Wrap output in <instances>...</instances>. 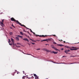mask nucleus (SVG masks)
Segmentation results:
<instances>
[{"instance_id":"1","label":"nucleus","mask_w":79,"mask_h":79,"mask_svg":"<svg viewBox=\"0 0 79 79\" xmlns=\"http://www.w3.org/2000/svg\"><path fill=\"white\" fill-rule=\"evenodd\" d=\"M10 20H11V21H14L15 22H16L17 24H18L20 25V26H23V27H26V26H25V25H22V24H21V23L18 22V21L15 20V19H14V18H13V17L11 18Z\"/></svg>"},{"instance_id":"2","label":"nucleus","mask_w":79,"mask_h":79,"mask_svg":"<svg viewBox=\"0 0 79 79\" xmlns=\"http://www.w3.org/2000/svg\"><path fill=\"white\" fill-rule=\"evenodd\" d=\"M35 35L37 37L38 36V37H47V35H37L36 34H35Z\"/></svg>"},{"instance_id":"3","label":"nucleus","mask_w":79,"mask_h":79,"mask_svg":"<svg viewBox=\"0 0 79 79\" xmlns=\"http://www.w3.org/2000/svg\"><path fill=\"white\" fill-rule=\"evenodd\" d=\"M51 47H52V48H53L54 49V50H56V51H59V52H60V51L59 50L57 49L56 48L54 47V46H53V45H51Z\"/></svg>"},{"instance_id":"4","label":"nucleus","mask_w":79,"mask_h":79,"mask_svg":"<svg viewBox=\"0 0 79 79\" xmlns=\"http://www.w3.org/2000/svg\"><path fill=\"white\" fill-rule=\"evenodd\" d=\"M72 47V48H70L71 50H78V48H74L75 47Z\"/></svg>"},{"instance_id":"5","label":"nucleus","mask_w":79,"mask_h":79,"mask_svg":"<svg viewBox=\"0 0 79 79\" xmlns=\"http://www.w3.org/2000/svg\"><path fill=\"white\" fill-rule=\"evenodd\" d=\"M4 21V19L2 20V22L0 21V23L1 24V26H2V25L3 26L4 24H3V22Z\"/></svg>"},{"instance_id":"6","label":"nucleus","mask_w":79,"mask_h":79,"mask_svg":"<svg viewBox=\"0 0 79 79\" xmlns=\"http://www.w3.org/2000/svg\"><path fill=\"white\" fill-rule=\"evenodd\" d=\"M50 52L51 53H54V54H57V53H58V52H56L53 51H51Z\"/></svg>"},{"instance_id":"7","label":"nucleus","mask_w":79,"mask_h":79,"mask_svg":"<svg viewBox=\"0 0 79 79\" xmlns=\"http://www.w3.org/2000/svg\"><path fill=\"white\" fill-rule=\"evenodd\" d=\"M61 64H74V63H61Z\"/></svg>"},{"instance_id":"8","label":"nucleus","mask_w":79,"mask_h":79,"mask_svg":"<svg viewBox=\"0 0 79 79\" xmlns=\"http://www.w3.org/2000/svg\"><path fill=\"white\" fill-rule=\"evenodd\" d=\"M70 52V50L69 49H68L67 50H65L64 51L65 53H66V54H68V52Z\"/></svg>"},{"instance_id":"9","label":"nucleus","mask_w":79,"mask_h":79,"mask_svg":"<svg viewBox=\"0 0 79 79\" xmlns=\"http://www.w3.org/2000/svg\"><path fill=\"white\" fill-rule=\"evenodd\" d=\"M34 76L35 77V78H39V77L36 75V74H34Z\"/></svg>"},{"instance_id":"10","label":"nucleus","mask_w":79,"mask_h":79,"mask_svg":"<svg viewBox=\"0 0 79 79\" xmlns=\"http://www.w3.org/2000/svg\"><path fill=\"white\" fill-rule=\"evenodd\" d=\"M25 27H26V29H28L30 30L31 32H32H32H33V31H32V30H31V29H30L29 28H28L27 27H26V26Z\"/></svg>"},{"instance_id":"11","label":"nucleus","mask_w":79,"mask_h":79,"mask_svg":"<svg viewBox=\"0 0 79 79\" xmlns=\"http://www.w3.org/2000/svg\"><path fill=\"white\" fill-rule=\"evenodd\" d=\"M15 39L16 40H17V41H19V38H18V37H15Z\"/></svg>"},{"instance_id":"12","label":"nucleus","mask_w":79,"mask_h":79,"mask_svg":"<svg viewBox=\"0 0 79 79\" xmlns=\"http://www.w3.org/2000/svg\"><path fill=\"white\" fill-rule=\"evenodd\" d=\"M45 51L46 52H51V51L48 50V49H47V48H46V49L45 50Z\"/></svg>"},{"instance_id":"13","label":"nucleus","mask_w":79,"mask_h":79,"mask_svg":"<svg viewBox=\"0 0 79 79\" xmlns=\"http://www.w3.org/2000/svg\"><path fill=\"white\" fill-rule=\"evenodd\" d=\"M23 40H25V41H27V42H29V40H28L27 39H23Z\"/></svg>"},{"instance_id":"14","label":"nucleus","mask_w":79,"mask_h":79,"mask_svg":"<svg viewBox=\"0 0 79 79\" xmlns=\"http://www.w3.org/2000/svg\"><path fill=\"white\" fill-rule=\"evenodd\" d=\"M52 63H56V64H61V63H58V62H53V61H51Z\"/></svg>"},{"instance_id":"15","label":"nucleus","mask_w":79,"mask_h":79,"mask_svg":"<svg viewBox=\"0 0 79 79\" xmlns=\"http://www.w3.org/2000/svg\"><path fill=\"white\" fill-rule=\"evenodd\" d=\"M65 48H69L70 49L71 48V47H69V46H65Z\"/></svg>"},{"instance_id":"16","label":"nucleus","mask_w":79,"mask_h":79,"mask_svg":"<svg viewBox=\"0 0 79 79\" xmlns=\"http://www.w3.org/2000/svg\"><path fill=\"white\" fill-rule=\"evenodd\" d=\"M57 46H60L61 47H62V46H64V45L57 44Z\"/></svg>"},{"instance_id":"17","label":"nucleus","mask_w":79,"mask_h":79,"mask_svg":"<svg viewBox=\"0 0 79 79\" xmlns=\"http://www.w3.org/2000/svg\"><path fill=\"white\" fill-rule=\"evenodd\" d=\"M48 40H43L41 41V42H44V41H47V42H48Z\"/></svg>"},{"instance_id":"18","label":"nucleus","mask_w":79,"mask_h":79,"mask_svg":"<svg viewBox=\"0 0 79 79\" xmlns=\"http://www.w3.org/2000/svg\"><path fill=\"white\" fill-rule=\"evenodd\" d=\"M12 44L14 46H16V47H17V46H16V44H14V42L12 43Z\"/></svg>"},{"instance_id":"19","label":"nucleus","mask_w":79,"mask_h":79,"mask_svg":"<svg viewBox=\"0 0 79 79\" xmlns=\"http://www.w3.org/2000/svg\"><path fill=\"white\" fill-rule=\"evenodd\" d=\"M11 41L13 42V43L14 42V39H13L11 38Z\"/></svg>"},{"instance_id":"20","label":"nucleus","mask_w":79,"mask_h":79,"mask_svg":"<svg viewBox=\"0 0 79 79\" xmlns=\"http://www.w3.org/2000/svg\"><path fill=\"white\" fill-rule=\"evenodd\" d=\"M30 40H32V41H33V42H35V40H33L32 39H30Z\"/></svg>"},{"instance_id":"21","label":"nucleus","mask_w":79,"mask_h":79,"mask_svg":"<svg viewBox=\"0 0 79 79\" xmlns=\"http://www.w3.org/2000/svg\"><path fill=\"white\" fill-rule=\"evenodd\" d=\"M8 40H9L8 42L9 43H10V42H11V40H10V39H9Z\"/></svg>"},{"instance_id":"22","label":"nucleus","mask_w":79,"mask_h":79,"mask_svg":"<svg viewBox=\"0 0 79 79\" xmlns=\"http://www.w3.org/2000/svg\"><path fill=\"white\" fill-rule=\"evenodd\" d=\"M76 56H70V57H76Z\"/></svg>"},{"instance_id":"23","label":"nucleus","mask_w":79,"mask_h":79,"mask_svg":"<svg viewBox=\"0 0 79 79\" xmlns=\"http://www.w3.org/2000/svg\"><path fill=\"white\" fill-rule=\"evenodd\" d=\"M20 34H21L22 35H23V32H20Z\"/></svg>"},{"instance_id":"24","label":"nucleus","mask_w":79,"mask_h":79,"mask_svg":"<svg viewBox=\"0 0 79 79\" xmlns=\"http://www.w3.org/2000/svg\"><path fill=\"white\" fill-rule=\"evenodd\" d=\"M46 49V48H44L43 49V50H44V51H45Z\"/></svg>"},{"instance_id":"25","label":"nucleus","mask_w":79,"mask_h":79,"mask_svg":"<svg viewBox=\"0 0 79 79\" xmlns=\"http://www.w3.org/2000/svg\"><path fill=\"white\" fill-rule=\"evenodd\" d=\"M26 55H31V54H26Z\"/></svg>"},{"instance_id":"26","label":"nucleus","mask_w":79,"mask_h":79,"mask_svg":"<svg viewBox=\"0 0 79 79\" xmlns=\"http://www.w3.org/2000/svg\"><path fill=\"white\" fill-rule=\"evenodd\" d=\"M33 45H35V43H31Z\"/></svg>"},{"instance_id":"27","label":"nucleus","mask_w":79,"mask_h":79,"mask_svg":"<svg viewBox=\"0 0 79 79\" xmlns=\"http://www.w3.org/2000/svg\"><path fill=\"white\" fill-rule=\"evenodd\" d=\"M12 33L11 32H10V35H12Z\"/></svg>"},{"instance_id":"28","label":"nucleus","mask_w":79,"mask_h":79,"mask_svg":"<svg viewBox=\"0 0 79 79\" xmlns=\"http://www.w3.org/2000/svg\"><path fill=\"white\" fill-rule=\"evenodd\" d=\"M9 45H12V44H11V43H9Z\"/></svg>"},{"instance_id":"29","label":"nucleus","mask_w":79,"mask_h":79,"mask_svg":"<svg viewBox=\"0 0 79 79\" xmlns=\"http://www.w3.org/2000/svg\"><path fill=\"white\" fill-rule=\"evenodd\" d=\"M12 26H13V27H14V28H15V27L13 25V24H12Z\"/></svg>"},{"instance_id":"30","label":"nucleus","mask_w":79,"mask_h":79,"mask_svg":"<svg viewBox=\"0 0 79 79\" xmlns=\"http://www.w3.org/2000/svg\"><path fill=\"white\" fill-rule=\"evenodd\" d=\"M51 39H52L50 38V39H48V40H51Z\"/></svg>"},{"instance_id":"31","label":"nucleus","mask_w":79,"mask_h":79,"mask_svg":"<svg viewBox=\"0 0 79 79\" xmlns=\"http://www.w3.org/2000/svg\"><path fill=\"white\" fill-rule=\"evenodd\" d=\"M20 36H20V35H18V37H20Z\"/></svg>"},{"instance_id":"32","label":"nucleus","mask_w":79,"mask_h":79,"mask_svg":"<svg viewBox=\"0 0 79 79\" xmlns=\"http://www.w3.org/2000/svg\"><path fill=\"white\" fill-rule=\"evenodd\" d=\"M20 37H21V39H23V36H20Z\"/></svg>"},{"instance_id":"33","label":"nucleus","mask_w":79,"mask_h":79,"mask_svg":"<svg viewBox=\"0 0 79 79\" xmlns=\"http://www.w3.org/2000/svg\"><path fill=\"white\" fill-rule=\"evenodd\" d=\"M36 50H40V48H38V49H37Z\"/></svg>"},{"instance_id":"34","label":"nucleus","mask_w":79,"mask_h":79,"mask_svg":"<svg viewBox=\"0 0 79 79\" xmlns=\"http://www.w3.org/2000/svg\"><path fill=\"white\" fill-rule=\"evenodd\" d=\"M32 33H33V34H34V35H35V33H34V32H33Z\"/></svg>"},{"instance_id":"35","label":"nucleus","mask_w":79,"mask_h":79,"mask_svg":"<svg viewBox=\"0 0 79 79\" xmlns=\"http://www.w3.org/2000/svg\"><path fill=\"white\" fill-rule=\"evenodd\" d=\"M59 41H60V42H61V41H63V40H59Z\"/></svg>"},{"instance_id":"36","label":"nucleus","mask_w":79,"mask_h":79,"mask_svg":"<svg viewBox=\"0 0 79 79\" xmlns=\"http://www.w3.org/2000/svg\"><path fill=\"white\" fill-rule=\"evenodd\" d=\"M53 43L54 44H56V43L55 42H53Z\"/></svg>"},{"instance_id":"37","label":"nucleus","mask_w":79,"mask_h":79,"mask_svg":"<svg viewBox=\"0 0 79 79\" xmlns=\"http://www.w3.org/2000/svg\"><path fill=\"white\" fill-rule=\"evenodd\" d=\"M24 76H23L22 77L23 79H24Z\"/></svg>"},{"instance_id":"38","label":"nucleus","mask_w":79,"mask_h":79,"mask_svg":"<svg viewBox=\"0 0 79 79\" xmlns=\"http://www.w3.org/2000/svg\"><path fill=\"white\" fill-rule=\"evenodd\" d=\"M28 33L30 35H31L30 34V33H29V32H28Z\"/></svg>"},{"instance_id":"39","label":"nucleus","mask_w":79,"mask_h":79,"mask_svg":"<svg viewBox=\"0 0 79 79\" xmlns=\"http://www.w3.org/2000/svg\"><path fill=\"white\" fill-rule=\"evenodd\" d=\"M63 48H62V49H61V50H63Z\"/></svg>"},{"instance_id":"40","label":"nucleus","mask_w":79,"mask_h":79,"mask_svg":"<svg viewBox=\"0 0 79 79\" xmlns=\"http://www.w3.org/2000/svg\"><path fill=\"white\" fill-rule=\"evenodd\" d=\"M53 35V36H56V35Z\"/></svg>"},{"instance_id":"41","label":"nucleus","mask_w":79,"mask_h":79,"mask_svg":"<svg viewBox=\"0 0 79 79\" xmlns=\"http://www.w3.org/2000/svg\"><path fill=\"white\" fill-rule=\"evenodd\" d=\"M31 78H32L33 79V78H34V77L32 76V77H31Z\"/></svg>"},{"instance_id":"42","label":"nucleus","mask_w":79,"mask_h":79,"mask_svg":"<svg viewBox=\"0 0 79 79\" xmlns=\"http://www.w3.org/2000/svg\"><path fill=\"white\" fill-rule=\"evenodd\" d=\"M36 41L39 42V41H40V40H36Z\"/></svg>"},{"instance_id":"43","label":"nucleus","mask_w":79,"mask_h":79,"mask_svg":"<svg viewBox=\"0 0 79 79\" xmlns=\"http://www.w3.org/2000/svg\"><path fill=\"white\" fill-rule=\"evenodd\" d=\"M23 53H24V54H25L26 55V53H24V52H23Z\"/></svg>"},{"instance_id":"44","label":"nucleus","mask_w":79,"mask_h":79,"mask_svg":"<svg viewBox=\"0 0 79 79\" xmlns=\"http://www.w3.org/2000/svg\"><path fill=\"white\" fill-rule=\"evenodd\" d=\"M12 75H13V76H15V74H12Z\"/></svg>"},{"instance_id":"45","label":"nucleus","mask_w":79,"mask_h":79,"mask_svg":"<svg viewBox=\"0 0 79 79\" xmlns=\"http://www.w3.org/2000/svg\"><path fill=\"white\" fill-rule=\"evenodd\" d=\"M63 42H64V43H65V41H63Z\"/></svg>"},{"instance_id":"46","label":"nucleus","mask_w":79,"mask_h":79,"mask_svg":"<svg viewBox=\"0 0 79 79\" xmlns=\"http://www.w3.org/2000/svg\"><path fill=\"white\" fill-rule=\"evenodd\" d=\"M23 74H24V71H23Z\"/></svg>"},{"instance_id":"47","label":"nucleus","mask_w":79,"mask_h":79,"mask_svg":"<svg viewBox=\"0 0 79 79\" xmlns=\"http://www.w3.org/2000/svg\"><path fill=\"white\" fill-rule=\"evenodd\" d=\"M48 45V44H45L46 45Z\"/></svg>"},{"instance_id":"48","label":"nucleus","mask_w":79,"mask_h":79,"mask_svg":"<svg viewBox=\"0 0 79 79\" xmlns=\"http://www.w3.org/2000/svg\"><path fill=\"white\" fill-rule=\"evenodd\" d=\"M10 29H12V28L11 27H10Z\"/></svg>"},{"instance_id":"49","label":"nucleus","mask_w":79,"mask_h":79,"mask_svg":"<svg viewBox=\"0 0 79 79\" xmlns=\"http://www.w3.org/2000/svg\"><path fill=\"white\" fill-rule=\"evenodd\" d=\"M62 57L63 58L64 57V56H63Z\"/></svg>"},{"instance_id":"50","label":"nucleus","mask_w":79,"mask_h":79,"mask_svg":"<svg viewBox=\"0 0 79 79\" xmlns=\"http://www.w3.org/2000/svg\"><path fill=\"white\" fill-rule=\"evenodd\" d=\"M17 74H19V73L17 72Z\"/></svg>"},{"instance_id":"51","label":"nucleus","mask_w":79,"mask_h":79,"mask_svg":"<svg viewBox=\"0 0 79 79\" xmlns=\"http://www.w3.org/2000/svg\"><path fill=\"white\" fill-rule=\"evenodd\" d=\"M24 31H25V32H26V31H25L24 30H23Z\"/></svg>"},{"instance_id":"52","label":"nucleus","mask_w":79,"mask_h":79,"mask_svg":"<svg viewBox=\"0 0 79 79\" xmlns=\"http://www.w3.org/2000/svg\"><path fill=\"white\" fill-rule=\"evenodd\" d=\"M28 38H29V36H28Z\"/></svg>"},{"instance_id":"53","label":"nucleus","mask_w":79,"mask_h":79,"mask_svg":"<svg viewBox=\"0 0 79 79\" xmlns=\"http://www.w3.org/2000/svg\"><path fill=\"white\" fill-rule=\"evenodd\" d=\"M17 44H19V43H17Z\"/></svg>"},{"instance_id":"54","label":"nucleus","mask_w":79,"mask_h":79,"mask_svg":"<svg viewBox=\"0 0 79 79\" xmlns=\"http://www.w3.org/2000/svg\"><path fill=\"white\" fill-rule=\"evenodd\" d=\"M79 42L77 43V44H79Z\"/></svg>"},{"instance_id":"55","label":"nucleus","mask_w":79,"mask_h":79,"mask_svg":"<svg viewBox=\"0 0 79 79\" xmlns=\"http://www.w3.org/2000/svg\"><path fill=\"white\" fill-rule=\"evenodd\" d=\"M48 45L49 46V44H48Z\"/></svg>"}]
</instances>
